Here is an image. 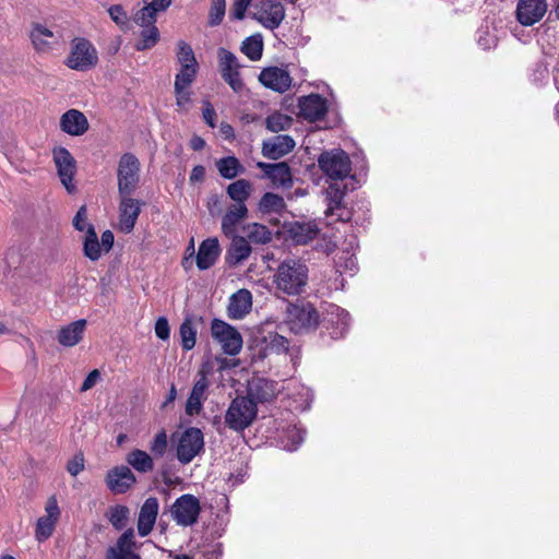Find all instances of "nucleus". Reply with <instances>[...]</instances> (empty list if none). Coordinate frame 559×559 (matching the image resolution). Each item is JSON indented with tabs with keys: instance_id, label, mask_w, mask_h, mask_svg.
<instances>
[{
	"instance_id": "obj_1",
	"label": "nucleus",
	"mask_w": 559,
	"mask_h": 559,
	"mask_svg": "<svg viewBox=\"0 0 559 559\" xmlns=\"http://www.w3.org/2000/svg\"><path fill=\"white\" fill-rule=\"evenodd\" d=\"M308 266L297 259H286L277 267L274 275L277 289L288 295H299L308 282Z\"/></svg>"
},
{
	"instance_id": "obj_2",
	"label": "nucleus",
	"mask_w": 559,
	"mask_h": 559,
	"mask_svg": "<svg viewBox=\"0 0 559 559\" xmlns=\"http://www.w3.org/2000/svg\"><path fill=\"white\" fill-rule=\"evenodd\" d=\"M318 166L334 182H343L352 171V160L348 154L340 148L322 152L318 158Z\"/></svg>"
},
{
	"instance_id": "obj_3",
	"label": "nucleus",
	"mask_w": 559,
	"mask_h": 559,
	"mask_svg": "<svg viewBox=\"0 0 559 559\" xmlns=\"http://www.w3.org/2000/svg\"><path fill=\"white\" fill-rule=\"evenodd\" d=\"M257 412V405L252 399L238 396L231 401L226 411L225 424L235 431H242L252 424Z\"/></svg>"
},
{
	"instance_id": "obj_4",
	"label": "nucleus",
	"mask_w": 559,
	"mask_h": 559,
	"mask_svg": "<svg viewBox=\"0 0 559 559\" xmlns=\"http://www.w3.org/2000/svg\"><path fill=\"white\" fill-rule=\"evenodd\" d=\"M141 164L132 153L121 155L117 167V181L119 194H132L140 183Z\"/></svg>"
},
{
	"instance_id": "obj_5",
	"label": "nucleus",
	"mask_w": 559,
	"mask_h": 559,
	"mask_svg": "<svg viewBox=\"0 0 559 559\" xmlns=\"http://www.w3.org/2000/svg\"><path fill=\"white\" fill-rule=\"evenodd\" d=\"M347 186L343 182H332L324 190L326 209L325 217H332L334 222L347 223L352 219L353 212L344 202Z\"/></svg>"
},
{
	"instance_id": "obj_6",
	"label": "nucleus",
	"mask_w": 559,
	"mask_h": 559,
	"mask_svg": "<svg viewBox=\"0 0 559 559\" xmlns=\"http://www.w3.org/2000/svg\"><path fill=\"white\" fill-rule=\"evenodd\" d=\"M98 62L97 50L93 44L82 37H76L71 43V51L66 64L76 71H87Z\"/></svg>"
},
{
	"instance_id": "obj_7",
	"label": "nucleus",
	"mask_w": 559,
	"mask_h": 559,
	"mask_svg": "<svg viewBox=\"0 0 559 559\" xmlns=\"http://www.w3.org/2000/svg\"><path fill=\"white\" fill-rule=\"evenodd\" d=\"M211 335L221 346L224 354L236 356L240 353L242 348V336L228 323L215 318L211 325Z\"/></svg>"
},
{
	"instance_id": "obj_8",
	"label": "nucleus",
	"mask_w": 559,
	"mask_h": 559,
	"mask_svg": "<svg viewBox=\"0 0 559 559\" xmlns=\"http://www.w3.org/2000/svg\"><path fill=\"white\" fill-rule=\"evenodd\" d=\"M201 512L200 500L190 493L178 497L170 507L171 519L180 526H192Z\"/></svg>"
},
{
	"instance_id": "obj_9",
	"label": "nucleus",
	"mask_w": 559,
	"mask_h": 559,
	"mask_svg": "<svg viewBox=\"0 0 559 559\" xmlns=\"http://www.w3.org/2000/svg\"><path fill=\"white\" fill-rule=\"evenodd\" d=\"M204 449L203 433L199 428L190 427L179 437L177 442V459L182 464L190 463Z\"/></svg>"
},
{
	"instance_id": "obj_10",
	"label": "nucleus",
	"mask_w": 559,
	"mask_h": 559,
	"mask_svg": "<svg viewBox=\"0 0 559 559\" xmlns=\"http://www.w3.org/2000/svg\"><path fill=\"white\" fill-rule=\"evenodd\" d=\"M218 68L223 80L231 87L234 92H240L243 88V82L240 79V63L238 58L231 51L219 48L217 51Z\"/></svg>"
},
{
	"instance_id": "obj_11",
	"label": "nucleus",
	"mask_w": 559,
	"mask_h": 559,
	"mask_svg": "<svg viewBox=\"0 0 559 559\" xmlns=\"http://www.w3.org/2000/svg\"><path fill=\"white\" fill-rule=\"evenodd\" d=\"M61 515L57 498L51 496L45 504V514L38 518L35 527V539L43 543L50 538Z\"/></svg>"
},
{
	"instance_id": "obj_12",
	"label": "nucleus",
	"mask_w": 559,
	"mask_h": 559,
	"mask_svg": "<svg viewBox=\"0 0 559 559\" xmlns=\"http://www.w3.org/2000/svg\"><path fill=\"white\" fill-rule=\"evenodd\" d=\"M254 9L252 17L269 29L277 28L285 19L284 5L278 0H261Z\"/></svg>"
},
{
	"instance_id": "obj_13",
	"label": "nucleus",
	"mask_w": 559,
	"mask_h": 559,
	"mask_svg": "<svg viewBox=\"0 0 559 559\" xmlns=\"http://www.w3.org/2000/svg\"><path fill=\"white\" fill-rule=\"evenodd\" d=\"M52 156L61 183L69 193L74 192L76 189L73 183V178L76 171V162L74 157L66 147L62 146L53 148Z\"/></svg>"
},
{
	"instance_id": "obj_14",
	"label": "nucleus",
	"mask_w": 559,
	"mask_h": 559,
	"mask_svg": "<svg viewBox=\"0 0 559 559\" xmlns=\"http://www.w3.org/2000/svg\"><path fill=\"white\" fill-rule=\"evenodd\" d=\"M132 194H119V225L121 231L129 234L133 230L144 202L131 197Z\"/></svg>"
},
{
	"instance_id": "obj_15",
	"label": "nucleus",
	"mask_w": 559,
	"mask_h": 559,
	"mask_svg": "<svg viewBox=\"0 0 559 559\" xmlns=\"http://www.w3.org/2000/svg\"><path fill=\"white\" fill-rule=\"evenodd\" d=\"M547 12L546 0H519L516 20L523 26H532L539 22Z\"/></svg>"
},
{
	"instance_id": "obj_16",
	"label": "nucleus",
	"mask_w": 559,
	"mask_h": 559,
	"mask_svg": "<svg viewBox=\"0 0 559 559\" xmlns=\"http://www.w3.org/2000/svg\"><path fill=\"white\" fill-rule=\"evenodd\" d=\"M298 108V116L310 122L323 119L328 112L326 100L319 94L300 97Z\"/></svg>"
},
{
	"instance_id": "obj_17",
	"label": "nucleus",
	"mask_w": 559,
	"mask_h": 559,
	"mask_svg": "<svg viewBox=\"0 0 559 559\" xmlns=\"http://www.w3.org/2000/svg\"><path fill=\"white\" fill-rule=\"evenodd\" d=\"M134 536L132 527L126 530L116 544L107 549L106 559H141L134 551L136 547Z\"/></svg>"
},
{
	"instance_id": "obj_18",
	"label": "nucleus",
	"mask_w": 559,
	"mask_h": 559,
	"mask_svg": "<svg viewBox=\"0 0 559 559\" xmlns=\"http://www.w3.org/2000/svg\"><path fill=\"white\" fill-rule=\"evenodd\" d=\"M159 512V502L155 497H148L140 508L136 531L141 537L150 535L155 526Z\"/></svg>"
},
{
	"instance_id": "obj_19",
	"label": "nucleus",
	"mask_w": 559,
	"mask_h": 559,
	"mask_svg": "<svg viewBox=\"0 0 559 559\" xmlns=\"http://www.w3.org/2000/svg\"><path fill=\"white\" fill-rule=\"evenodd\" d=\"M259 81L267 88L284 93L292 86V78L286 69L278 67H269L261 71Z\"/></svg>"
},
{
	"instance_id": "obj_20",
	"label": "nucleus",
	"mask_w": 559,
	"mask_h": 559,
	"mask_svg": "<svg viewBox=\"0 0 559 559\" xmlns=\"http://www.w3.org/2000/svg\"><path fill=\"white\" fill-rule=\"evenodd\" d=\"M106 485L114 493H124L135 483L132 471L124 465L111 468L106 475Z\"/></svg>"
},
{
	"instance_id": "obj_21",
	"label": "nucleus",
	"mask_w": 559,
	"mask_h": 559,
	"mask_svg": "<svg viewBox=\"0 0 559 559\" xmlns=\"http://www.w3.org/2000/svg\"><path fill=\"white\" fill-rule=\"evenodd\" d=\"M295 141L290 135H274L262 143V154L269 159H280L290 153L295 147Z\"/></svg>"
},
{
	"instance_id": "obj_22",
	"label": "nucleus",
	"mask_w": 559,
	"mask_h": 559,
	"mask_svg": "<svg viewBox=\"0 0 559 559\" xmlns=\"http://www.w3.org/2000/svg\"><path fill=\"white\" fill-rule=\"evenodd\" d=\"M285 228L288 237L296 245H307L318 236L320 230L314 221L290 222L285 226Z\"/></svg>"
},
{
	"instance_id": "obj_23",
	"label": "nucleus",
	"mask_w": 559,
	"mask_h": 559,
	"mask_svg": "<svg viewBox=\"0 0 559 559\" xmlns=\"http://www.w3.org/2000/svg\"><path fill=\"white\" fill-rule=\"evenodd\" d=\"M88 127L85 115L78 109H70L61 116L60 128L70 135H82L88 130Z\"/></svg>"
},
{
	"instance_id": "obj_24",
	"label": "nucleus",
	"mask_w": 559,
	"mask_h": 559,
	"mask_svg": "<svg viewBox=\"0 0 559 559\" xmlns=\"http://www.w3.org/2000/svg\"><path fill=\"white\" fill-rule=\"evenodd\" d=\"M231 238L230 246L228 247L225 261L229 266H236L247 260L252 252V248L247 238L242 236H227Z\"/></svg>"
},
{
	"instance_id": "obj_25",
	"label": "nucleus",
	"mask_w": 559,
	"mask_h": 559,
	"mask_svg": "<svg viewBox=\"0 0 559 559\" xmlns=\"http://www.w3.org/2000/svg\"><path fill=\"white\" fill-rule=\"evenodd\" d=\"M209 388V380L204 371L199 372V379L194 382L192 391L186 404V413L190 416L198 415L203 402L205 401V392Z\"/></svg>"
},
{
	"instance_id": "obj_26",
	"label": "nucleus",
	"mask_w": 559,
	"mask_h": 559,
	"mask_svg": "<svg viewBox=\"0 0 559 559\" xmlns=\"http://www.w3.org/2000/svg\"><path fill=\"white\" fill-rule=\"evenodd\" d=\"M144 5L133 16L135 24L156 23L157 14L166 11L171 0H143Z\"/></svg>"
},
{
	"instance_id": "obj_27",
	"label": "nucleus",
	"mask_w": 559,
	"mask_h": 559,
	"mask_svg": "<svg viewBox=\"0 0 559 559\" xmlns=\"http://www.w3.org/2000/svg\"><path fill=\"white\" fill-rule=\"evenodd\" d=\"M221 253L217 238H207L203 240L197 253V266L199 270H207L215 264Z\"/></svg>"
},
{
	"instance_id": "obj_28",
	"label": "nucleus",
	"mask_w": 559,
	"mask_h": 559,
	"mask_svg": "<svg viewBox=\"0 0 559 559\" xmlns=\"http://www.w3.org/2000/svg\"><path fill=\"white\" fill-rule=\"evenodd\" d=\"M246 204H231L222 218V231L225 236L236 235L237 226L247 217Z\"/></svg>"
},
{
	"instance_id": "obj_29",
	"label": "nucleus",
	"mask_w": 559,
	"mask_h": 559,
	"mask_svg": "<svg viewBox=\"0 0 559 559\" xmlns=\"http://www.w3.org/2000/svg\"><path fill=\"white\" fill-rule=\"evenodd\" d=\"M86 328V320L79 319L74 322H71L59 330L58 333V342L62 346L73 347L80 343L83 338L84 331Z\"/></svg>"
},
{
	"instance_id": "obj_30",
	"label": "nucleus",
	"mask_w": 559,
	"mask_h": 559,
	"mask_svg": "<svg viewBox=\"0 0 559 559\" xmlns=\"http://www.w3.org/2000/svg\"><path fill=\"white\" fill-rule=\"evenodd\" d=\"M276 383L267 379H257L249 384V395L259 402H269L277 394Z\"/></svg>"
},
{
	"instance_id": "obj_31",
	"label": "nucleus",
	"mask_w": 559,
	"mask_h": 559,
	"mask_svg": "<svg viewBox=\"0 0 559 559\" xmlns=\"http://www.w3.org/2000/svg\"><path fill=\"white\" fill-rule=\"evenodd\" d=\"M252 307V295L248 289H239L229 298L228 314H248Z\"/></svg>"
},
{
	"instance_id": "obj_32",
	"label": "nucleus",
	"mask_w": 559,
	"mask_h": 559,
	"mask_svg": "<svg viewBox=\"0 0 559 559\" xmlns=\"http://www.w3.org/2000/svg\"><path fill=\"white\" fill-rule=\"evenodd\" d=\"M218 174L224 179H235L237 176L245 174L246 169L236 156H226L215 162Z\"/></svg>"
},
{
	"instance_id": "obj_33",
	"label": "nucleus",
	"mask_w": 559,
	"mask_h": 559,
	"mask_svg": "<svg viewBox=\"0 0 559 559\" xmlns=\"http://www.w3.org/2000/svg\"><path fill=\"white\" fill-rule=\"evenodd\" d=\"M253 190L252 183L247 179H238L229 183L226 188V193L235 203L246 204Z\"/></svg>"
},
{
	"instance_id": "obj_34",
	"label": "nucleus",
	"mask_w": 559,
	"mask_h": 559,
	"mask_svg": "<svg viewBox=\"0 0 559 559\" xmlns=\"http://www.w3.org/2000/svg\"><path fill=\"white\" fill-rule=\"evenodd\" d=\"M242 230L249 243L265 245L272 240L271 230L262 224L250 223L243 226Z\"/></svg>"
},
{
	"instance_id": "obj_35",
	"label": "nucleus",
	"mask_w": 559,
	"mask_h": 559,
	"mask_svg": "<svg viewBox=\"0 0 559 559\" xmlns=\"http://www.w3.org/2000/svg\"><path fill=\"white\" fill-rule=\"evenodd\" d=\"M267 179L276 187L290 188L293 186L290 168L286 162L274 163Z\"/></svg>"
},
{
	"instance_id": "obj_36",
	"label": "nucleus",
	"mask_w": 559,
	"mask_h": 559,
	"mask_svg": "<svg viewBox=\"0 0 559 559\" xmlns=\"http://www.w3.org/2000/svg\"><path fill=\"white\" fill-rule=\"evenodd\" d=\"M138 25L143 29L141 31L140 39L135 44V49L142 51L154 47L159 39V31L155 26V23Z\"/></svg>"
},
{
	"instance_id": "obj_37",
	"label": "nucleus",
	"mask_w": 559,
	"mask_h": 559,
	"mask_svg": "<svg viewBox=\"0 0 559 559\" xmlns=\"http://www.w3.org/2000/svg\"><path fill=\"white\" fill-rule=\"evenodd\" d=\"M320 317H289L287 328L295 334H305L313 331L319 325Z\"/></svg>"
},
{
	"instance_id": "obj_38",
	"label": "nucleus",
	"mask_w": 559,
	"mask_h": 559,
	"mask_svg": "<svg viewBox=\"0 0 559 559\" xmlns=\"http://www.w3.org/2000/svg\"><path fill=\"white\" fill-rule=\"evenodd\" d=\"M31 38L37 51H47L51 48L53 33L45 26L37 24L31 33Z\"/></svg>"
},
{
	"instance_id": "obj_39",
	"label": "nucleus",
	"mask_w": 559,
	"mask_h": 559,
	"mask_svg": "<svg viewBox=\"0 0 559 559\" xmlns=\"http://www.w3.org/2000/svg\"><path fill=\"white\" fill-rule=\"evenodd\" d=\"M127 462L138 472L147 473L154 468L151 455L142 450H133L127 456Z\"/></svg>"
},
{
	"instance_id": "obj_40",
	"label": "nucleus",
	"mask_w": 559,
	"mask_h": 559,
	"mask_svg": "<svg viewBox=\"0 0 559 559\" xmlns=\"http://www.w3.org/2000/svg\"><path fill=\"white\" fill-rule=\"evenodd\" d=\"M241 52H243L250 60L258 61L262 57L263 52V39L260 34H255L247 37L240 47Z\"/></svg>"
},
{
	"instance_id": "obj_41",
	"label": "nucleus",
	"mask_w": 559,
	"mask_h": 559,
	"mask_svg": "<svg viewBox=\"0 0 559 559\" xmlns=\"http://www.w3.org/2000/svg\"><path fill=\"white\" fill-rule=\"evenodd\" d=\"M305 430L300 427H288L281 437L283 449L287 451H295L305 439Z\"/></svg>"
},
{
	"instance_id": "obj_42",
	"label": "nucleus",
	"mask_w": 559,
	"mask_h": 559,
	"mask_svg": "<svg viewBox=\"0 0 559 559\" xmlns=\"http://www.w3.org/2000/svg\"><path fill=\"white\" fill-rule=\"evenodd\" d=\"M106 516L117 531H121L128 523L130 509L127 506L116 504L108 509Z\"/></svg>"
},
{
	"instance_id": "obj_43",
	"label": "nucleus",
	"mask_w": 559,
	"mask_h": 559,
	"mask_svg": "<svg viewBox=\"0 0 559 559\" xmlns=\"http://www.w3.org/2000/svg\"><path fill=\"white\" fill-rule=\"evenodd\" d=\"M83 250L85 257L92 261H96L100 258V245L97 239V235L93 225H88L86 230L85 239L83 242Z\"/></svg>"
},
{
	"instance_id": "obj_44",
	"label": "nucleus",
	"mask_w": 559,
	"mask_h": 559,
	"mask_svg": "<svg viewBox=\"0 0 559 559\" xmlns=\"http://www.w3.org/2000/svg\"><path fill=\"white\" fill-rule=\"evenodd\" d=\"M285 207L284 199L273 192H266L259 202V210L263 213H278Z\"/></svg>"
},
{
	"instance_id": "obj_45",
	"label": "nucleus",
	"mask_w": 559,
	"mask_h": 559,
	"mask_svg": "<svg viewBox=\"0 0 559 559\" xmlns=\"http://www.w3.org/2000/svg\"><path fill=\"white\" fill-rule=\"evenodd\" d=\"M293 124V118L282 112H274L265 120L266 129L271 132L287 130Z\"/></svg>"
},
{
	"instance_id": "obj_46",
	"label": "nucleus",
	"mask_w": 559,
	"mask_h": 559,
	"mask_svg": "<svg viewBox=\"0 0 559 559\" xmlns=\"http://www.w3.org/2000/svg\"><path fill=\"white\" fill-rule=\"evenodd\" d=\"M199 67H190L185 64V67H180L179 72L175 78V91H180L181 88H187L194 81Z\"/></svg>"
},
{
	"instance_id": "obj_47",
	"label": "nucleus",
	"mask_w": 559,
	"mask_h": 559,
	"mask_svg": "<svg viewBox=\"0 0 559 559\" xmlns=\"http://www.w3.org/2000/svg\"><path fill=\"white\" fill-rule=\"evenodd\" d=\"M177 47V60L180 63V67H185V64L199 67L195 55L189 44L183 40H179Z\"/></svg>"
},
{
	"instance_id": "obj_48",
	"label": "nucleus",
	"mask_w": 559,
	"mask_h": 559,
	"mask_svg": "<svg viewBox=\"0 0 559 559\" xmlns=\"http://www.w3.org/2000/svg\"><path fill=\"white\" fill-rule=\"evenodd\" d=\"M180 338L182 348L190 350L194 347L197 341V330L192 326L190 320H186L180 326Z\"/></svg>"
},
{
	"instance_id": "obj_49",
	"label": "nucleus",
	"mask_w": 559,
	"mask_h": 559,
	"mask_svg": "<svg viewBox=\"0 0 559 559\" xmlns=\"http://www.w3.org/2000/svg\"><path fill=\"white\" fill-rule=\"evenodd\" d=\"M286 314H318L313 305L306 300L297 298L295 302H288L286 307Z\"/></svg>"
},
{
	"instance_id": "obj_50",
	"label": "nucleus",
	"mask_w": 559,
	"mask_h": 559,
	"mask_svg": "<svg viewBox=\"0 0 559 559\" xmlns=\"http://www.w3.org/2000/svg\"><path fill=\"white\" fill-rule=\"evenodd\" d=\"M226 10L225 0H211V9L209 14V25L217 26L222 23Z\"/></svg>"
},
{
	"instance_id": "obj_51",
	"label": "nucleus",
	"mask_w": 559,
	"mask_h": 559,
	"mask_svg": "<svg viewBox=\"0 0 559 559\" xmlns=\"http://www.w3.org/2000/svg\"><path fill=\"white\" fill-rule=\"evenodd\" d=\"M168 448V439L165 430H160L151 442L150 450L156 457H162Z\"/></svg>"
},
{
	"instance_id": "obj_52",
	"label": "nucleus",
	"mask_w": 559,
	"mask_h": 559,
	"mask_svg": "<svg viewBox=\"0 0 559 559\" xmlns=\"http://www.w3.org/2000/svg\"><path fill=\"white\" fill-rule=\"evenodd\" d=\"M267 348L270 352L276 354L287 353L289 350L288 341L284 336L275 334L271 336Z\"/></svg>"
},
{
	"instance_id": "obj_53",
	"label": "nucleus",
	"mask_w": 559,
	"mask_h": 559,
	"mask_svg": "<svg viewBox=\"0 0 559 559\" xmlns=\"http://www.w3.org/2000/svg\"><path fill=\"white\" fill-rule=\"evenodd\" d=\"M109 16L119 26H126L128 24V15L122 5L114 4L108 9Z\"/></svg>"
},
{
	"instance_id": "obj_54",
	"label": "nucleus",
	"mask_w": 559,
	"mask_h": 559,
	"mask_svg": "<svg viewBox=\"0 0 559 559\" xmlns=\"http://www.w3.org/2000/svg\"><path fill=\"white\" fill-rule=\"evenodd\" d=\"M84 469V455L83 453H76L67 463V471L70 475L76 476Z\"/></svg>"
},
{
	"instance_id": "obj_55",
	"label": "nucleus",
	"mask_w": 559,
	"mask_h": 559,
	"mask_svg": "<svg viewBox=\"0 0 559 559\" xmlns=\"http://www.w3.org/2000/svg\"><path fill=\"white\" fill-rule=\"evenodd\" d=\"M87 209H86V205H82L80 206V209L78 210L74 218H73V226L76 230L79 231H83V230H87L88 228V225L87 222Z\"/></svg>"
},
{
	"instance_id": "obj_56",
	"label": "nucleus",
	"mask_w": 559,
	"mask_h": 559,
	"mask_svg": "<svg viewBox=\"0 0 559 559\" xmlns=\"http://www.w3.org/2000/svg\"><path fill=\"white\" fill-rule=\"evenodd\" d=\"M170 329L168 321L165 317H159L155 323V334L160 340H167L169 337Z\"/></svg>"
},
{
	"instance_id": "obj_57",
	"label": "nucleus",
	"mask_w": 559,
	"mask_h": 559,
	"mask_svg": "<svg viewBox=\"0 0 559 559\" xmlns=\"http://www.w3.org/2000/svg\"><path fill=\"white\" fill-rule=\"evenodd\" d=\"M100 380V372L97 369L92 370L84 379L80 391L86 392L91 390Z\"/></svg>"
},
{
	"instance_id": "obj_58",
	"label": "nucleus",
	"mask_w": 559,
	"mask_h": 559,
	"mask_svg": "<svg viewBox=\"0 0 559 559\" xmlns=\"http://www.w3.org/2000/svg\"><path fill=\"white\" fill-rule=\"evenodd\" d=\"M249 5L246 3L234 1L229 12V16L234 20H242Z\"/></svg>"
},
{
	"instance_id": "obj_59",
	"label": "nucleus",
	"mask_w": 559,
	"mask_h": 559,
	"mask_svg": "<svg viewBox=\"0 0 559 559\" xmlns=\"http://www.w3.org/2000/svg\"><path fill=\"white\" fill-rule=\"evenodd\" d=\"M205 178V168L202 165H197L192 168L190 174V181L192 183L194 182H202Z\"/></svg>"
},
{
	"instance_id": "obj_60",
	"label": "nucleus",
	"mask_w": 559,
	"mask_h": 559,
	"mask_svg": "<svg viewBox=\"0 0 559 559\" xmlns=\"http://www.w3.org/2000/svg\"><path fill=\"white\" fill-rule=\"evenodd\" d=\"M203 118L211 128L215 127L216 112L209 103L206 107L203 109Z\"/></svg>"
},
{
	"instance_id": "obj_61",
	"label": "nucleus",
	"mask_w": 559,
	"mask_h": 559,
	"mask_svg": "<svg viewBox=\"0 0 559 559\" xmlns=\"http://www.w3.org/2000/svg\"><path fill=\"white\" fill-rule=\"evenodd\" d=\"M114 234L110 230H105L102 234V246L106 251H109L114 246Z\"/></svg>"
},
{
	"instance_id": "obj_62",
	"label": "nucleus",
	"mask_w": 559,
	"mask_h": 559,
	"mask_svg": "<svg viewBox=\"0 0 559 559\" xmlns=\"http://www.w3.org/2000/svg\"><path fill=\"white\" fill-rule=\"evenodd\" d=\"M205 146V141L199 135H193L190 140V147L193 151H201Z\"/></svg>"
},
{
	"instance_id": "obj_63",
	"label": "nucleus",
	"mask_w": 559,
	"mask_h": 559,
	"mask_svg": "<svg viewBox=\"0 0 559 559\" xmlns=\"http://www.w3.org/2000/svg\"><path fill=\"white\" fill-rule=\"evenodd\" d=\"M176 98H177V105L182 106L185 103L189 102V93L186 92V88H181L179 92L175 91Z\"/></svg>"
},
{
	"instance_id": "obj_64",
	"label": "nucleus",
	"mask_w": 559,
	"mask_h": 559,
	"mask_svg": "<svg viewBox=\"0 0 559 559\" xmlns=\"http://www.w3.org/2000/svg\"><path fill=\"white\" fill-rule=\"evenodd\" d=\"M257 167L263 171V176L261 178H267V176L270 175V173L273 168V164L258 162Z\"/></svg>"
}]
</instances>
